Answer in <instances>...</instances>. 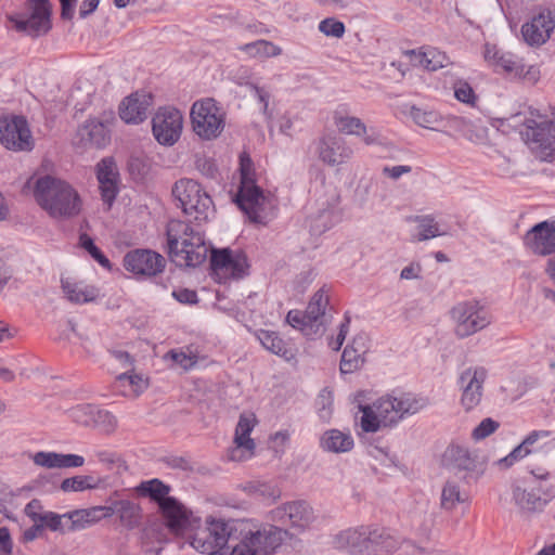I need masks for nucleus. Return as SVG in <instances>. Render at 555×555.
Instances as JSON below:
<instances>
[{
	"label": "nucleus",
	"mask_w": 555,
	"mask_h": 555,
	"mask_svg": "<svg viewBox=\"0 0 555 555\" xmlns=\"http://www.w3.org/2000/svg\"><path fill=\"white\" fill-rule=\"evenodd\" d=\"M414 66H421L427 70L436 72L451 64L449 56L436 48H427L425 51L409 50L405 52Z\"/></svg>",
	"instance_id": "7c9ffc66"
},
{
	"label": "nucleus",
	"mask_w": 555,
	"mask_h": 555,
	"mask_svg": "<svg viewBox=\"0 0 555 555\" xmlns=\"http://www.w3.org/2000/svg\"><path fill=\"white\" fill-rule=\"evenodd\" d=\"M410 116L417 126L430 130H437V126L442 122V116L434 109H423L412 106Z\"/></svg>",
	"instance_id": "ea45409f"
},
{
	"label": "nucleus",
	"mask_w": 555,
	"mask_h": 555,
	"mask_svg": "<svg viewBox=\"0 0 555 555\" xmlns=\"http://www.w3.org/2000/svg\"><path fill=\"white\" fill-rule=\"evenodd\" d=\"M196 168L206 177L214 178L217 173L215 162L207 157H198L195 162Z\"/></svg>",
	"instance_id": "680f3d73"
},
{
	"label": "nucleus",
	"mask_w": 555,
	"mask_h": 555,
	"mask_svg": "<svg viewBox=\"0 0 555 555\" xmlns=\"http://www.w3.org/2000/svg\"><path fill=\"white\" fill-rule=\"evenodd\" d=\"M241 50L254 57H272L282 53L280 47L267 40H256L254 42L246 43L241 47Z\"/></svg>",
	"instance_id": "79ce46f5"
},
{
	"label": "nucleus",
	"mask_w": 555,
	"mask_h": 555,
	"mask_svg": "<svg viewBox=\"0 0 555 555\" xmlns=\"http://www.w3.org/2000/svg\"><path fill=\"white\" fill-rule=\"evenodd\" d=\"M124 267L134 275L152 278L164 271L166 260L154 250L133 249L125 255Z\"/></svg>",
	"instance_id": "6ab92c4d"
},
{
	"label": "nucleus",
	"mask_w": 555,
	"mask_h": 555,
	"mask_svg": "<svg viewBox=\"0 0 555 555\" xmlns=\"http://www.w3.org/2000/svg\"><path fill=\"white\" fill-rule=\"evenodd\" d=\"M69 520L66 529L68 531H79L89 528L105 518L104 506H92L89 508L75 509L64 514Z\"/></svg>",
	"instance_id": "2f4dec72"
},
{
	"label": "nucleus",
	"mask_w": 555,
	"mask_h": 555,
	"mask_svg": "<svg viewBox=\"0 0 555 555\" xmlns=\"http://www.w3.org/2000/svg\"><path fill=\"white\" fill-rule=\"evenodd\" d=\"M94 455L98 459V461L104 464L108 469L118 467L122 463L120 455L114 451L99 450L95 451Z\"/></svg>",
	"instance_id": "052dcab7"
},
{
	"label": "nucleus",
	"mask_w": 555,
	"mask_h": 555,
	"mask_svg": "<svg viewBox=\"0 0 555 555\" xmlns=\"http://www.w3.org/2000/svg\"><path fill=\"white\" fill-rule=\"evenodd\" d=\"M183 115L175 107H159L152 118V132L164 146H172L181 137Z\"/></svg>",
	"instance_id": "dca6fc26"
},
{
	"label": "nucleus",
	"mask_w": 555,
	"mask_h": 555,
	"mask_svg": "<svg viewBox=\"0 0 555 555\" xmlns=\"http://www.w3.org/2000/svg\"><path fill=\"white\" fill-rule=\"evenodd\" d=\"M211 269L219 280L242 279L247 274L248 262L246 255L241 250L229 248L212 250L210 258Z\"/></svg>",
	"instance_id": "a211bd4d"
},
{
	"label": "nucleus",
	"mask_w": 555,
	"mask_h": 555,
	"mask_svg": "<svg viewBox=\"0 0 555 555\" xmlns=\"http://www.w3.org/2000/svg\"><path fill=\"white\" fill-rule=\"evenodd\" d=\"M93 477L91 476H74L69 478H65L61 482V490L64 492H79L87 489L95 488V483L93 482Z\"/></svg>",
	"instance_id": "09e8293b"
},
{
	"label": "nucleus",
	"mask_w": 555,
	"mask_h": 555,
	"mask_svg": "<svg viewBox=\"0 0 555 555\" xmlns=\"http://www.w3.org/2000/svg\"><path fill=\"white\" fill-rule=\"evenodd\" d=\"M260 344L269 351L280 357L287 358L289 350L287 344L272 331L260 330L258 333Z\"/></svg>",
	"instance_id": "58836bf2"
},
{
	"label": "nucleus",
	"mask_w": 555,
	"mask_h": 555,
	"mask_svg": "<svg viewBox=\"0 0 555 555\" xmlns=\"http://www.w3.org/2000/svg\"><path fill=\"white\" fill-rule=\"evenodd\" d=\"M185 540L198 553L221 555H269L287 535V530L276 526H258L249 520L225 521L208 518L203 525L198 518Z\"/></svg>",
	"instance_id": "f257e3e1"
},
{
	"label": "nucleus",
	"mask_w": 555,
	"mask_h": 555,
	"mask_svg": "<svg viewBox=\"0 0 555 555\" xmlns=\"http://www.w3.org/2000/svg\"><path fill=\"white\" fill-rule=\"evenodd\" d=\"M172 296L181 304L193 305L198 301L196 292L189 288L176 289L172 292Z\"/></svg>",
	"instance_id": "e2e57ef3"
},
{
	"label": "nucleus",
	"mask_w": 555,
	"mask_h": 555,
	"mask_svg": "<svg viewBox=\"0 0 555 555\" xmlns=\"http://www.w3.org/2000/svg\"><path fill=\"white\" fill-rule=\"evenodd\" d=\"M487 375L483 366L467 367L460 374L457 384L461 390V405L466 412L480 404Z\"/></svg>",
	"instance_id": "f3484780"
},
{
	"label": "nucleus",
	"mask_w": 555,
	"mask_h": 555,
	"mask_svg": "<svg viewBox=\"0 0 555 555\" xmlns=\"http://www.w3.org/2000/svg\"><path fill=\"white\" fill-rule=\"evenodd\" d=\"M172 195L179 202L182 211L194 221H207L215 212L209 194L192 179L177 181L172 188Z\"/></svg>",
	"instance_id": "423d86ee"
},
{
	"label": "nucleus",
	"mask_w": 555,
	"mask_h": 555,
	"mask_svg": "<svg viewBox=\"0 0 555 555\" xmlns=\"http://www.w3.org/2000/svg\"><path fill=\"white\" fill-rule=\"evenodd\" d=\"M241 183L242 182H255L251 178V160L248 156H241Z\"/></svg>",
	"instance_id": "774afa93"
},
{
	"label": "nucleus",
	"mask_w": 555,
	"mask_h": 555,
	"mask_svg": "<svg viewBox=\"0 0 555 555\" xmlns=\"http://www.w3.org/2000/svg\"><path fill=\"white\" fill-rule=\"evenodd\" d=\"M426 405V399L412 393L382 397L374 403L384 427L396 425L405 415L415 414Z\"/></svg>",
	"instance_id": "2eb2a0df"
},
{
	"label": "nucleus",
	"mask_w": 555,
	"mask_h": 555,
	"mask_svg": "<svg viewBox=\"0 0 555 555\" xmlns=\"http://www.w3.org/2000/svg\"><path fill=\"white\" fill-rule=\"evenodd\" d=\"M152 104V94L135 92L121 102L119 116L127 124H140L147 118Z\"/></svg>",
	"instance_id": "a878e982"
},
{
	"label": "nucleus",
	"mask_w": 555,
	"mask_h": 555,
	"mask_svg": "<svg viewBox=\"0 0 555 555\" xmlns=\"http://www.w3.org/2000/svg\"><path fill=\"white\" fill-rule=\"evenodd\" d=\"M313 511L305 501L285 503L272 511V519L297 530L307 529L313 521Z\"/></svg>",
	"instance_id": "4be33fe9"
},
{
	"label": "nucleus",
	"mask_w": 555,
	"mask_h": 555,
	"mask_svg": "<svg viewBox=\"0 0 555 555\" xmlns=\"http://www.w3.org/2000/svg\"><path fill=\"white\" fill-rule=\"evenodd\" d=\"M447 456L463 470H474L476 468V455L461 446H451L447 450Z\"/></svg>",
	"instance_id": "a19ab883"
},
{
	"label": "nucleus",
	"mask_w": 555,
	"mask_h": 555,
	"mask_svg": "<svg viewBox=\"0 0 555 555\" xmlns=\"http://www.w3.org/2000/svg\"><path fill=\"white\" fill-rule=\"evenodd\" d=\"M555 499V488L542 487L540 482H515L511 487V500L517 513L526 518L542 514Z\"/></svg>",
	"instance_id": "6e6552de"
},
{
	"label": "nucleus",
	"mask_w": 555,
	"mask_h": 555,
	"mask_svg": "<svg viewBox=\"0 0 555 555\" xmlns=\"http://www.w3.org/2000/svg\"><path fill=\"white\" fill-rule=\"evenodd\" d=\"M555 28V14L550 9H542L531 21L521 26V36L531 47L544 44Z\"/></svg>",
	"instance_id": "5701e85b"
},
{
	"label": "nucleus",
	"mask_w": 555,
	"mask_h": 555,
	"mask_svg": "<svg viewBox=\"0 0 555 555\" xmlns=\"http://www.w3.org/2000/svg\"><path fill=\"white\" fill-rule=\"evenodd\" d=\"M367 351V337L363 334L357 335L352 343L347 345L340 360V372L351 374L359 370L363 363V356Z\"/></svg>",
	"instance_id": "c756f323"
},
{
	"label": "nucleus",
	"mask_w": 555,
	"mask_h": 555,
	"mask_svg": "<svg viewBox=\"0 0 555 555\" xmlns=\"http://www.w3.org/2000/svg\"><path fill=\"white\" fill-rule=\"evenodd\" d=\"M334 122L341 133L352 135H363V141L366 145L374 144L377 139L371 134H366V126L358 117L353 116H341L335 114Z\"/></svg>",
	"instance_id": "e433bc0d"
},
{
	"label": "nucleus",
	"mask_w": 555,
	"mask_h": 555,
	"mask_svg": "<svg viewBox=\"0 0 555 555\" xmlns=\"http://www.w3.org/2000/svg\"><path fill=\"white\" fill-rule=\"evenodd\" d=\"M320 446L327 452L345 453L352 450L354 441L349 433H344L338 429H328L321 437Z\"/></svg>",
	"instance_id": "c9c22d12"
},
{
	"label": "nucleus",
	"mask_w": 555,
	"mask_h": 555,
	"mask_svg": "<svg viewBox=\"0 0 555 555\" xmlns=\"http://www.w3.org/2000/svg\"><path fill=\"white\" fill-rule=\"evenodd\" d=\"M8 18L16 31L38 38L52 28L51 4L49 0H27L24 13L10 15Z\"/></svg>",
	"instance_id": "9b49d317"
},
{
	"label": "nucleus",
	"mask_w": 555,
	"mask_h": 555,
	"mask_svg": "<svg viewBox=\"0 0 555 555\" xmlns=\"http://www.w3.org/2000/svg\"><path fill=\"white\" fill-rule=\"evenodd\" d=\"M117 383L121 386L128 384L131 387V393L138 396L143 388V379L141 376L130 373L129 371L117 376Z\"/></svg>",
	"instance_id": "13d9d810"
},
{
	"label": "nucleus",
	"mask_w": 555,
	"mask_h": 555,
	"mask_svg": "<svg viewBox=\"0 0 555 555\" xmlns=\"http://www.w3.org/2000/svg\"><path fill=\"white\" fill-rule=\"evenodd\" d=\"M0 143L11 152H31L36 140L26 117L14 114L0 116Z\"/></svg>",
	"instance_id": "ddd939ff"
},
{
	"label": "nucleus",
	"mask_w": 555,
	"mask_h": 555,
	"mask_svg": "<svg viewBox=\"0 0 555 555\" xmlns=\"http://www.w3.org/2000/svg\"><path fill=\"white\" fill-rule=\"evenodd\" d=\"M105 518L118 515L119 522L128 530H132L141 524L142 509L138 503L130 500H116L109 505H104Z\"/></svg>",
	"instance_id": "cd10ccee"
},
{
	"label": "nucleus",
	"mask_w": 555,
	"mask_h": 555,
	"mask_svg": "<svg viewBox=\"0 0 555 555\" xmlns=\"http://www.w3.org/2000/svg\"><path fill=\"white\" fill-rule=\"evenodd\" d=\"M249 494L274 500L278 494L274 487L264 482H253L245 488Z\"/></svg>",
	"instance_id": "6e6d98bb"
},
{
	"label": "nucleus",
	"mask_w": 555,
	"mask_h": 555,
	"mask_svg": "<svg viewBox=\"0 0 555 555\" xmlns=\"http://www.w3.org/2000/svg\"><path fill=\"white\" fill-rule=\"evenodd\" d=\"M78 143L83 147L102 149L109 143L108 130L102 121L89 119L77 130Z\"/></svg>",
	"instance_id": "c85d7f7f"
},
{
	"label": "nucleus",
	"mask_w": 555,
	"mask_h": 555,
	"mask_svg": "<svg viewBox=\"0 0 555 555\" xmlns=\"http://www.w3.org/2000/svg\"><path fill=\"white\" fill-rule=\"evenodd\" d=\"M412 167L408 165H398L393 167H384L383 173L392 180L399 179L402 175L410 173Z\"/></svg>",
	"instance_id": "69168bd1"
},
{
	"label": "nucleus",
	"mask_w": 555,
	"mask_h": 555,
	"mask_svg": "<svg viewBox=\"0 0 555 555\" xmlns=\"http://www.w3.org/2000/svg\"><path fill=\"white\" fill-rule=\"evenodd\" d=\"M190 118L192 130L204 141L217 139L225 126V113L211 98L195 101L191 107Z\"/></svg>",
	"instance_id": "1a4fd4ad"
},
{
	"label": "nucleus",
	"mask_w": 555,
	"mask_h": 555,
	"mask_svg": "<svg viewBox=\"0 0 555 555\" xmlns=\"http://www.w3.org/2000/svg\"><path fill=\"white\" fill-rule=\"evenodd\" d=\"M354 555H391L401 545L400 538L388 528L367 527L340 534Z\"/></svg>",
	"instance_id": "20e7f679"
},
{
	"label": "nucleus",
	"mask_w": 555,
	"mask_h": 555,
	"mask_svg": "<svg viewBox=\"0 0 555 555\" xmlns=\"http://www.w3.org/2000/svg\"><path fill=\"white\" fill-rule=\"evenodd\" d=\"M524 244L533 254L547 256L555 253V220H545L533 225L525 235Z\"/></svg>",
	"instance_id": "b1692460"
},
{
	"label": "nucleus",
	"mask_w": 555,
	"mask_h": 555,
	"mask_svg": "<svg viewBox=\"0 0 555 555\" xmlns=\"http://www.w3.org/2000/svg\"><path fill=\"white\" fill-rule=\"evenodd\" d=\"M142 494L150 496L152 500L158 502L160 505L163 500H166L169 493V487L158 479L142 482L140 486Z\"/></svg>",
	"instance_id": "a18cd8bd"
},
{
	"label": "nucleus",
	"mask_w": 555,
	"mask_h": 555,
	"mask_svg": "<svg viewBox=\"0 0 555 555\" xmlns=\"http://www.w3.org/2000/svg\"><path fill=\"white\" fill-rule=\"evenodd\" d=\"M450 315L459 338L472 336L491 323L490 312L476 300L459 302L451 309Z\"/></svg>",
	"instance_id": "4468645a"
},
{
	"label": "nucleus",
	"mask_w": 555,
	"mask_h": 555,
	"mask_svg": "<svg viewBox=\"0 0 555 555\" xmlns=\"http://www.w3.org/2000/svg\"><path fill=\"white\" fill-rule=\"evenodd\" d=\"M454 96L457 101L474 106L477 95L472 86L465 80H457L454 83Z\"/></svg>",
	"instance_id": "603ef678"
},
{
	"label": "nucleus",
	"mask_w": 555,
	"mask_h": 555,
	"mask_svg": "<svg viewBox=\"0 0 555 555\" xmlns=\"http://www.w3.org/2000/svg\"><path fill=\"white\" fill-rule=\"evenodd\" d=\"M319 158L328 166L346 163L353 154L346 141L337 137H323L318 144Z\"/></svg>",
	"instance_id": "bb28decb"
},
{
	"label": "nucleus",
	"mask_w": 555,
	"mask_h": 555,
	"mask_svg": "<svg viewBox=\"0 0 555 555\" xmlns=\"http://www.w3.org/2000/svg\"><path fill=\"white\" fill-rule=\"evenodd\" d=\"M529 473L532 476L530 479H525L524 481L529 483H538L540 482L542 487L555 488V485L550 481L551 473L542 467H532L529 468Z\"/></svg>",
	"instance_id": "bf43d9fd"
},
{
	"label": "nucleus",
	"mask_w": 555,
	"mask_h": 555,
	"mask_svg": "<svg viewBox=\"0 0 555 555\" xmlns=\"http://www.w3.org/2000/svg\"><path fill=\"white\" fill-rule=\"evenodd\" d=\"M235 203L254 223H266L275 208V199L266 195L255 182L241 183Z\"/></svg>",
	"instance_id": "f8f14e48"
},
{
	"label": "nucleus",
	"mask_w": 555,
	"mask_h": 555,
	"mask_svg": "<svg viewBox=\"0 0 555 555\" xmlns=\"http://www.w3.org/2000/svg\"><path fill=\"white\" fill-rule=\"evenodd\" d=\"M319 30L325 36L341 38L345 34V25L343 22L328 17L320 22Z\"/></svg>",
	"instance_id": "5fc2aeb1"
},
{
	"label": "nucleus",
	"mask_w": 555,
	"mask_h": 555,
	"mask_svg": "<svg viewBox=\"0 0 555 555\" xmlns=\"http://www.w3.org/2000/svg\"><path fill=\"white\" fill-rule=\"evenodd\" d=\"M409 220L418 223V233L413 236L414 242L427 241L443 234L433 216H414L410 217Z\"/></svg>",
	"instance_id": "4c0bfd02"
},
{
	"label": "nucleus",
	"mask_w": 555,
	"mask_h": 555,
	"mask_svg": "<svg viewBox=\"0 0 555 555\" xmlns=\"http://www.w3.org/2000/svg\"><path fill=\"white\" fill-rule=\"evenodd\" d=\"M96 179L102 199L111 207L119 191V172L112 157H105L98 163Z\"/></svg>",
	"instance_id": "393cba45"
},
{
	"label": "nucleus",
	"mask_w": 555,
	"mask_h": 555,
	"mask_svg": "<svg viewBox=\"0 0 555 555\" xmlns=\"http://www.w3.org/2000/svg\"><path fill=\"white\" fill-rule=\"evenodd\" d=\"M550 430H532L530 431L525 439L514 448L505 457L499 461V465L504 468H509L516 462L521 461L533 452V444L537 443L540 439H545L551 436Z\"/></svg>",
	"instance_id": "473e14b6"
},
{
	"label": "nucleus",
	"mask_w": 555,
	"mask_h": 555,
	"mask_svg": "<svg viewBox=\"0 0 555 555\" xmlns=\"http://www.w3.org/2000/svg\"><path fill=\"white\" fill-rule=\"evenodd\" d=\"M118 426V421L115 415L106 410L96 408L94 415V424L91 427L98 428L100 431L111 435Z\"/></svg>",
	"instance_id": "49530a36"
},
{
	"label": "nucleus",
	"mask_w": 555,
	"mask_h": 555,
	"mask_svg": "<svg viewBox=\"0 0 555 555\" xmlns=\"http://www.w3.org/2000/svg\"><path fill=\"white\" fill-rule=\"evenodd\" d=\"M96 408V405L90 403L78 404L68 410V416L81 426L91 427L94 424Z\"/></svg>",
	"instance_id": "c03bdc74"
},
{
	"label": "nucleus",
	"mask_w": 555,
	"mask_h": 555,
	"mask_svg": "<svg viewBox=\"0 0 555 555\" xmlns=\"http://www.w3.org/2000/svg\"><path fill=\"white\" fill-rule=\"evenodd\" d=\"M521 135L537 158L542 162L555 159V119L531 112L524 121Z\"/></svg>",
	"instance_id": "39448f33"
},
{
	"label": "nucleus",
	"mask_w": 555,
	"mask_h": 555,
	"mask_svg": "<svg viewBox=\"0 0 555 555\" xmlns=\"http://www.w3.org/2000/svg\"><path fill=\"white\" fill-rule=\"evenodd\" d=\"M36 465L47 468H69L81 467L85 464V459L77 454H61L55 452H37L33 456Z\"/></svg>",
	"instance_id": "72a5a7b5"
},
{
	"label": "nucleus",
	"mask_w": 555,
	"mask_h": 555,
	"mask_svg": "<svg viewBox=\"0 0 555 555\" xmlns=\"http://www.w3.org/2000/svg\"><path fill=\"white\" fill-rule=\"evenodd\" d=\"M61 284L65 297L73 304L92 302L99 297V289L93 285L73 281L68 278L62 279Z\"/></svg>",
	"instance_id": "f704fd0d"
},
{
	"label": "nucleus",
	"mask_w": 555,
	"mask_h": 555,
	"mask_svg": "<svg viewBox=\"0 0 555 555\" xmlns=\"http://www.w3.org/2000/svg\"><path fill=\"white\" fill-rule=\"evenodd\" d=\"M65 518L64 515H59L53 512H43L37 517L35 522L41 525V528L50 529L51 531H61L64 529L62 519Z\"/></svg>",
	"instance_id": "864d4df0"
},
{
	"label": "nucleus",
	"mask_w": 555,
	"mask_h": 555,
	"mask_svg": "<svg viewBox=\"0 0 555 555\" xmlns=\"http://www.w3.org/2000/svg\"><path fill=\"white\" fill-rule=\"evenodd\" d=\"M485 61L494 72L503 73L513 78L535 83L540 79V68L537 65H526L516 54L503 51L495 44L486 43L483 49Z\"/></svg>",
	"instance_id": "9d476101"
},
{
	"label": "nucleus",
	"mask_w": 555,
	"mask_h": 555,
	"mask_svg": "<svg viewBox=\"0 0 555 555\" xmlns=\"http://www.w3.org/2000/svg\"><path fill=\"white\" fill-rule=\"evenodd\" d=\"M328 305V295L324 287L320 288L310 299L306 311L291 310L286 321L305 336L314 338L325 332V308Z\"/></svg>",
	"instance_id": "0eeeda50"
},
{
	"label": "nucleus",
	"mask_w": 555,
	"mask_h": 555,
	"mask_svg": "<svg viewBox=\"0 0 555 555\" xmlns=\"http://www.w3.org/2000/svg\"><path fill=\"white\" fill-rule=\"evenodd\" d=\"M500 424L490 418L487 417L480 422V424L473 430V438L475 440H481L493 434L498 428Z\"/></svg>",
	"instance_id": "4d7b16f0"
},
{
	"label": "nucleus",
	"mask_w": 555,
	"mask_h": 555,
	"mask_svg": "<svg viewBox=\"0 0 555 555\" xmlns=\"http://www.w3.org/2000/svg\"><path fill=\"white\" fill-rule=\"evenodd\" d=\"M79 241H80L81 247H83L91 255V257L94 260H96L102 267H104L106 269L111 268V261L100 250V248L95 246V244L93 243V240L89 235L81 234L79 237Z\"/></svg>",
	"instance_id": "3c124183"
},
{
	"label": "nucleus",
	"mask_w": 555,
	"mask_h": 555,
	"mask_svg": "<svg viewBox=\"0 0 555 555\" xmlns=\"http://www.w3.org/2000/svg\"><path fill=\"white\" fill-rule=\"evenodd\" d=\"M257 421L251 415H241L235 427L233 446L227 451V457L233 462H244L251 459L255 454L256 443L250 438Z\"/></svg>",
	"instance_id": "aec40b11"
},
{
	"label": "nucleus",
	"mask_w": 555,
	"mask_h": 555,
	"mask_svg": "<svg viewBox=\"0 0 555 555\" xmlns=\"http://www.w3.org/2000/svg\"><path fill=\"white\" fill-rule=\"evenodd\" d=\"M349 323H350V319L348 317L345 318V322H343L339 326V333L336 337V339H332L330 341V347L337 351L340 349V347L343 346L344 344V340L346 338V335L348 333V330H349Z\"/></svg>",
	"instance_id": "0e129e2a"
},
{
	"label": "nucleus",
	"mask_w": 555,
	"mask_h": 555,
	"mask_svg": "<svg viewBox=\"0 0 555 555\" xmlns=\"http://www.w3.org/2000/svg\"><path fill=\"white\" fill-rule=\"evenodd\" d=\"M465 501L460 486L454 481H447L441 491L440 505L446 511H452L459 503Z\"/></svg>",
	"instance_id": "37998d69"
},
{
	"label": "nucleus",
	"mask_w": 555,
	"mask_h": 555,
	"mask_svg": "<svg viewBox=\"0 0 555 555\" xmlns=\"http://www.w3.org/2000/svg\"><path fill=\"white\" fill-rule=\"evenodd\" d=\"M167 253L171 261L179 267H197L207 257L204 234L181 220L169 221L166 230Z\"/></svg>",
	"instance_id": "7ed1b4c3"
},
{
	"label": "nucleus",
	"mask_w": 555,
	"mask_h": 555,
	"mask_svg": "<svg viewBox=\"0 0 555 555\" xmlns=\"http://www.w3.org/2000/svg\"><path fill=\"white\" fill-rule=\"evenodd\" d=\"M13 543L10 530L7 527H0V553L10 555L12 553Z\"/></svg>",
	"instance_id": "338daca9"
},
{
	"label": "nucleus",
	"mask_w": 555,
	"mask_h": 555,
	"mask_svg": "<svg viewBox=\"0 0 555 555\" xmlns=\"http://www.w3.org/2000/svg\"><path fill=\"white\" fill-rule=\"evenodd\" d=\"M360 410L362 412L361 417V427L365 433H376L382 426V420H379V414L377 410H375L374 405H360Z\"/></svg>",
	"instance_id": "de8ad7c7"
},
{
	"label": "nucleus",
	"mask_w": 555,
	"mask_h": 555,
	"mask_svg": "<svg viewBox=\"0 0 555 555\" xmlns=\"http://www.w3.org/2000/svg\"><path fill=\"white\" fill-rule=\"evenodd\" d=\"M165 359L171 360L176 365L185 371L192 369L197 362L196 356L192 354V352H186L183 349L169 350L166 353Z\"/></svg>",
	"instance_id": "8fccbe9b"
},
{
	"label": "nucleus",
	"mask_w": 555,
	"mask_h": 555,
	"mask_svg": "<svg viewBox=\"0 0 555 555\" xmlns=\"http://www.w3.org/2000/svg\"><path fill=\"white\" fill-rule=\"evenodd\" d=\"M160 509L169 531L183 539L188 537L198 519V517H195L191 511L186 509L185 506L175 498L163 500Z\"/></svg>",
	"instance_id": "412c9836"
},
{
	"label": "nucleus",
	"mask_w": 555,
	"mask_h": 555,
	"mask_svg": "<svg viewBox=\"0 0 555 555\" xmlns=\"http://www.w3.org/2000/svg\"><path fill=\"white\" fill-rule=\"evenodd\" d=\"M34 196L52 218H73L82 206L78 192L68 182L49 175L37 179Z\"/></svg>",
	"instance_id": "f03ea898"
}]
</instances>
